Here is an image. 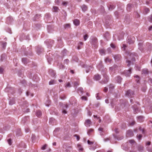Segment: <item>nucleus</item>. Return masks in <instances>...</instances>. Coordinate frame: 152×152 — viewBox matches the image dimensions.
<instances>
[{
	"mask_svg": "<svg viewBox=\"0 0 152 152\" xmlns=\"http://www.w3.org/2000/svg\"><path fill=\"white\" fill-rule=\"evenodd\" d=\"M115 8V6L113 5H110L109 7V10H111Z\"/></svg>",
	"mask_w": 152,
	"mask_h": 152,
	"instance_id": "28",
	"label": "nucleus"
},
{
	"mask_svg": "<svg viewBox=\"0 0 152 152\" xmlns=\"http://www.w3.org/2000/svg\"><path fill=\"white\" fill-rule=\"evenodd\" d=\"M121 56L119 55H118L115 56L114 58L115 60H119L121 58Z\"/></svg>",
	"mask_w": 152,
	"mask_h": 152,
	"instance_id": "16",
	"label": "nucleus"
},
{
	"mask_svg": "<svg viewBox=\"0 0 152 152\" xmlns=\"http://www.w3.org/2000/svg\"><path fill=\"white\" fill-rule=\"evenodd\" d=\"M73 23L75 26H78L80 24V21L77 19H75L73 20Z\"/></svg>",
	"mask_w": 152,
	"mask_h": 152,
	"instance_id": "4",
	"label": "nucleus"
},
{
	"mask_svg": "<svg viewBox=\"0 0 152 152\" xmlns=\"http://www.w3.org/2000/svg\"><path fill=\"white\" fill-rule=\"evenodd\" d=\"M132 7V5L131 4H129L127 5V10L130 11V8Z\"/></svg>",
	"mask_w": 152,
	"mask_h": 152,
	"instance_id": "18",
	"label": "nucleus"
},
{
	"mask_svg": "<svg viewBox=\"0 0 152 152\" xmlns=\"http://www.w3.org/2000/svg\"><path fill=\"white\" fill-rule=\"evenodd\" d=\"M27 59L26 58H23L22 59V61L24 63H26Z\"/></svg>",
	"mask_w": 152,
	"mask_h": 152,
	"instance_id": "29",
	"label": "nucleus"
},
{
	"mask_svg": "<svg viewBox=\"0 0 152 152\" xmlns=\"http://www.w3.org/2000/svg\"><path fill=\"white\" fill-rule=\"evenodd\" d=\"M97 41V39L96 38H94L93 39L92 42H94L95 43Z\"/></svg>",
	"mask_w": 152,
	"mask_h": 152,
	"instance_id": "44",
	"label": "nucleus"
},
{
	"mask_svg": "<svg viewBox=\"0 0 152 152\" xmlns=\"http://www.w3.org/2000/svg\"><path fill=\"white\" fill-rule=\"evenodd\" d=\"M66 87H70V84L69 83H66Z\"/></svg>",
	"mask_w": 152,
	"mask_h": 152,
	"instance_id": "46",
	"label": "nucleus"
},
{
	"mask_svg": "<svg viewBox=\"0 0 152 152\" xmlns=\"http://www.w3.org/2000/svg\"><path fill=\"white\" fill-rule=\"evenodd\" d=\"M149 20L150 22H152V15L149 17Z\"/></svg>",
	"mask_w": 152,
	"mask_h": 152,
	"instance_id": "31",
	"label": "nucleus"
},
{
	"mask_svg": "<svg viewBox=\"0 0 152 152\" xmlns=\"http://www.w3.org/2000/svg\"><path fill=\"white\" fill-rule=\"evenodd\" d=\"M59 10L58 8V7L56 6H54L53 7V11L54 12H57Z\"/></svg>",
	"mask_w": 152,
	"mask_h": 152,
	"instance_id": "17",
	"label": "nucleus"
},
{
	"mask_svg": "<svg viewBox=\"0 0 152 152\" xmlns=\"http://www.w3.org/2000/svg\"><path fill=\"white\" fill-rule=\"evenodd\" d=\"M98 130L100 132V133L101 135H103V134H102V133L103 132V129L102 128H99L98 129Z\"/></svg>",
	"mask_w": 152,
	"mask_h": 152,
	"instance_id": "25",
	"label": "nucleus"
},
{
	"mask_svg": "<svg viewBox=\"0 0 152 152\" xmlns=\"http://www.w3.org/2000/svg\"><path fill=\"white\" fill-rule=\"evenodd\" d=\"M131 69L130 68L129 70L127 71H125V75L126 77H128L130 76V75L131 73Z\"/></svg>",
	"mask_w": 152,
	"mask_h": 152,
	"instance_id": "5",
	"label": "nucleus"
},
{
	"mask_svg": "<svg viewBox=\"0 0 152 152\" xmlns=\"http://www.w3.org/2000/svg\"><path fill=\"white\" fill-rule=\"evenodd\" d=\"M152 29V26H150V27H149V29H149V31H150V30H151V29Z\"/></svg>",
	"mask_w": 152,
	"mask_h": 152,
	"instance_id": "62",
	"label": "nucleus"
},
{
	"mask_svg": "<svg viewBox=\"0 0 152 152\" xmlns=\"http://www.w3.org/2000/svg\"><path fill=\"white\" fill-rule=\"evenodd\" d=\"M88 114L89 116H91L92 115V113L90 111H88Z\"/></svg>",
	"mask_w": 152,
	"mask_h": 152,
	"instance_id": "55",
	"label": "nucleus"
},
{
	"mask_svg": "<svg viewBox=\"0 0 152 152\" xmlns=\"http://www.w3.org/2000/svg\"><path fill=\"white\" fill-rule=\"evenodd\" d=\"M8 142L10 145H11L12 144V142L11 139H9L8 140Z\"/></svg>",
	"mask_w": 152,
	"mask_h": 152,
	"instance_id": "34",
	"label": "nucleus"
},
{
	"mask_svg": "<svg viewBox=\"0 0 152 152\" xmlns=\"http://www.w3.org/2000/svg\"><path fill=\"white\" fill-rule=\"evenodd\" d=\"M46 146H47V145H44L43 146H42V148H41L43 150H45V149Z\"/></svg>",
	"mask_w": 152,
	"mask_h": 152,
	"instance_id": "35",
	"label": "nucleus"
},
{
	"mask_svg": "<svg viewBox=\"0 0 152 152\" xmlns=\"http://www.w3.org/2000/svg\"><path fill=\"white\" fill-rule=\"evenodd\" d=\"M87 142L88 143L89 145L92 144L93 143V142L90 141L89 140H88Z\"/></svg>",
	"mask_w": 152,
	"mask_h": 152,
	"instance_id": "42",
	"label": "nucleus"
},
{
	"mask_svg": "<svg viewBox=\"0 0 152 152\" xmlns=\"http://www.w3.org/2000/svg\"><path fill=\"white\" fill-rule=\"evenodd\" d=\"M134 94V93L133 91H132L130 90H129L127 91L126 95L129 96H131L132 95Z\"/></svg>",
	"mask_w": 152,
	"mask_h": 152,
	"instance_id": "1",
	"label": "nucleus"
},
{
	"mask_svg": "<svg viewBox=\"0 0 152 152\" xmlns=\"http://www.w3.org/2000/svg\"><path fill=\"white\" fill-rule=\"evenodd\" d=\"M134 135V134L132 131L131 130H129L127 132V136L131 137L133 136Z\"/></svg>",
	"mask_w": 152,
	"mask_h": 152,
	"instance_id": "3",
	"label": "nucleus"
},
{
	"mask_svg": "<svg viewBox=\"0 0 152 152\" xmlns=\"http://www.w3.org/2000/svg\"><path fill=\"white\" fill-rule=\"evenodd\" d=\"M14 102L13 101H10L9 102V104L10 105H12L14 103Z\"/></svg>",
	"mask_w": 152,
	"mask_h": 152,
	"instance_id": "49",
	"label": "nucleus"
},
{
	"mask_svg": "<svg viewBox=\"0 0 152 152\" xmlns=\"http://www.w3.org/2000/svg\"><path fill=\"white\" fill-rule=\"evenodd\" d=\"M139 130H140V131H142V133H144V129H142L141 130V128L140 127L139 128Z\"/></svg>",
	"mask_w": 152,
	"mask_h": 152,
	"instance_id": "54",
	"label": "nucleus"
},
{
	"mask_svg": "<svg viewBox=\"0 0 152 152\" xmlns=\"http://www.w3.org/2000/svg\"><path fill=\"white\" fill-rule=\"evenodd\" d=\"M108 90V89L107 88L105 87L104 90V92H106Z\"/></svg>",
	"mask_w": 152,
	"mask_h": 152,
	"instance_id": "51",
	"label": "nucleus"
},
{
	"mask_svg": "<svg viewBox=\"0 0 152 152\" xmlns=\"http://www.w3.org/2000/svg\"><path fill=\"white\" fill-rule=\"evenodd\" d=\"M91 123V120L89 119H87L85 121V124L86 127L90 126Z\"/></svg>",
	"mask_w": 152,
	"mask_h": 152,
	"instance_id": "2",
	"label": "nucleus"
},
{
	"mask_svg": "<svg viewBox=\"0 0 152 152\" xmlns=\"http://www.w3.org/2000/svg\"><path fill=\"white\" fill-rule=\"evenodd\" d=\"M69 61L68 59H66L64 60V62H66V63H67Z\"/></svg>",
	"mask_w": 152,
	"mask_h": 152,
	"instance_id": "64",
	"label": "nucleus"
},
{
	"mask_svg": "<svg viewBox=\"0 0 152 152\" xmlns=\"http://www.w3.org/2000/svg\"><path fill=\"white\" fill-rule=\"evenodd\" d=\"M59 0H55V2L57 4H58Z\"/></svg>",
	"mask_w": 152,
	"mask_h": 152,
	"instance_id": "58",
	"label": "nucleus"
},
{
	"mask_svg": "<svg viewBox=\"0 0 152 152\" xmlns=\"http://www.w3.org/2000/svg\"><path fill=\"white\" fill-rule=\"evenodd\" d=\"M148 72L147 69H143L142 70V74H146L148 73Z\"/></svg>",
	"mask_w": 152,
	"mask_h": 152,
	"instance_id": "9",
	"label": "nucleus"
},
{
	"mask_svg": "<svg viewBox=\"0 0 152 152\" xmlns=\"http://www.w3.org/2000/svg\"><path fill=\"white\" fill-rule=\"evenodd\" d=\"M6 45H7V43L6 42H4V43H3L2 44V46L3 47V48H4Z\"/></svg>",
	"mask_w": 152,
	"mask_h": 152,
	"instance_id": "36",
	"label": "nucleus"
},
{
	"mask_svg": "<svg viewBox=\"0 0 152 152\" xmlns=\"http://www.w3.org/2000/svg\"><path fill=\"white\" fill-rule=\"evenodd\" d=\"M56 83V81L54 80H51L49 82V84L50 85L54 84Z\"/></svg>",
	"mask_w": 152,
	"mask_h": 152,
	"instance_id": "21",
	"label": "nucleus"
},
{
	"mask_svg": "<svg viewBox=\"0 0 152 152\" xmlns=\"http://www.w3.org/2000/svg\"><path fill=\"white\" fill-rule=\"evenodd\" d=\"M99 52L101 55H104L105 54V51L104 49H101L100 50Z\"/></svg>",
	"mask_w": 152,
	"mask_h": 152,
	"instance_id": "8",
	"label": "nucleus"
},
{
	"mask_svg": "<svg viewBox=\"0 0 152 152\" xmlns=\"http://www.w3.org/2000/svg\"><path fill=\"white\" fill-rule=\"evenodd\" d=\"M134 38L133 37L130 38H129L128 39V42L129 44L133 43L134 42Z\"/></svg>",
	"mask_w": 152,
	"mask_h": 152,
	"instance_id": "6",
	"label": "nucleus"
},
{
	"mask_svg": "<svg viewBox=\"0 0 152 152\" xmlns=\"http://www.w3.org/2000/svg\"><path fill=\"white\" fill-rule=\"evenodd\" d=\"M42 115V113L40 110H38L36 112V115L38 117Z\"/></svg>",
	"mask_w": 152,
	"mask_h": 152,
	"instance_id": "15",
	"label": "nucleus"
},
{
	"mask_svg": "<svg viewBox=\"0 0 152 152\" xmlns=\"http://www.w3.org/2000/svg\"><path fill=\"white\" fill-rule=\"evenodd\" d=\"M135 77H136L137 78L136 79V81H137V82L138 83L139 81L140 78L138 76V75H136L134 76Z\"/></svg>",
	"mask_w": 152,
	"mask_h": 152,
	"instance_id": "26",
	"label": "nucleus"
},
{
	"mask_svg": "<svg viewBox=\"0 0 152 152\" xmlns=\"http://www.w3.org/2000/svg\"><path fill=\"white\" fill-rule=\"evenodd\" d=\"M116 80L117 81V83H120L121 81V78L119 77V76H118L116 78Z\"/></svg>",
	"mask_w": 152,
	"mask_h": 152,
	"instance_id": "11",
	"label": "nucleus"
},
{
	"mask_svg": "<svg viewBox=\"0 0 152 152\" xmlns=\"http://www.w3.org/2000/svg\"><path fill=\"white\" fill-rule=\"evenodd\" d=\"M3 69L2 68L0 67V74H2L3 72Z\"/></svg>",
	"mask_w": 152,
	"mask_h": 152,
	"instance_id": "40",
	"label": "nucleus"
},
{
	"mask_svg": "<svg viewBox=\"0 0 152 152\" xmlns=\"http://www.w3.org/2000/svg\"><path fill=\"white\" fill-rule=\"evenodd\" d=\"M151 143L150 142H148L146 143V145H150Z\"/></svg>",
	"mask_w": 152,
	"mask_h": 152,
	"instance_id": "61",
	"label": "nucleus"
},
{
	"mask_svg": "<svg viewBox=\"0 0 152 152\" xmlns=\"http://www.w3.org/2000/svg\"><path fill=\"white\" fill-rule=\"evenodd\" d=\"M62 113H63L64 114H66V113L67 112L66 110H64L63 111Z\"/></svg>",
	"mask_w": 152,
	"mask_h": 152,
	"instance_id": "60",
	"label": "nucleus"
},
{
	"mask_svg": "<svg viewBox=\"0 0 152 152\" xmlns=\"http://www.w3.org/2000/svg\"><path fill=\"white\" fill-rule=\"evenodd\" d=\"M103 76L105 78L106 80L104 81V83H106L107 81H108V79H107V77L106 75V74L103 75Z\"/></svg>",
	"mask_w": 152,
	"mask_h": 152,
	"instance_id": "19",
	"label": "nucleus"
},
{
	"mask_svg": "<svg viewBox=\"0 0 152 152\" xmlns=\"http://www.w3.org/2000/svg\"><path fill=\"white\" fill-rule=\"evenodd\" d=\"M81 8L82 10L85 12L86 11L87 9V7L85 5H83L81 6Z\"/></svg>",
	"mask_w": 152,
	"mask_h": 152,
	"instance_id": "10",
	"label": "nucleus"
},
{
	"mask_svg": "<svg viewBox=\"0 0 152 152\" xmlns=\"http://www.w3.org/2000/svg\"><path fill=\"white\" fill-rule=\"evenodd\" d=\"M115 132L116 133H118L119 132L118 131V129H117V128H116L115 129Z\"/></svg>",
	"mask_w": 152,
	"mask_h": 152,
	"instance_id": "53",
	"label": "nucleus"
},
{
	"mask_svg": "<svg viewBox=\"0 0 152 152\" xmlns=\"http://www.w3.org/2000/svg\"><path fill=\"white\" fill-rule=\"evenodd\" d=\"M70 27V25L69 24H66L64 25V28H69Z\"/></svg>",
	"mask_w": 152,
	"mask_h": 152,
	"instance_id": "22",
	"label": "nucleus"
},
{
	"mask_svg": "<svg viewBox=\"0 0 152 152\" xmlns=\"http://www.w3.org/2000/svg\"><path fill=\"white\" fill-rule=\"evenodd\" d=\"M94 131V129H89L87 132V134L88 135H90L91 134V133L93 132Z\"/></svg>",
	"mask_w": 152,
	"mask_h": 152,
	"instance_id": "20",
	"label": "nucleus"
},
{
	"mask_svg": "<svg viewBox=\"0 0 152 152\" xmlns=\"http://www.w3.org/2000/svg\"><path fill=\"white\" fill-rule=\"evenodd\" d=\"M114 86L110 84V87H109L110 88H114Z\"/></svg>",
	"mask_w": 152,
	"mask_h": 152,
	"instance_id": "57",
	"label": "nucleus"
},
{
	"mask_svg": "<svg viewBox=\"0 0 152 152\" xmlns=\"http://www.w3.org/2000/svg\"><path fill=\"white\" fill-rule=\"evenodd\" d=\"M96 97L97 99H100V98L99 97V94H96Z\"/></svg>",
	"mask_w": 152,
	"mask_h": 152,
	"instance_id": "56",
	"label": "nucleus"
},
{
	"mask_svg": "<svg viewBox=\"0 0 152 152\" xmlns=\"http://www.w3.org/2000/svg\"><path fill=\"white\" fill-rule=\"evenodd\" d=\"M49 73L51 74V75L53 76H54L55 75V73L54 72L53 70H50L49 71Z\"/></svg>",
	"mask_w": 152,
	"mask_h": 152,
	"instance_id": "23",
	"label": "nucleus"
},
{
	"mask_svg": "<svg viewBox=\"0 0 152 152\" xmlns=\"http://www.w3.org/2000/svg\"><path fill=\"white\" fill-rule=\"evenodd\" d=\"M111 60L109 58H106L105 60V62L106 63L107 62H110L111 61Z\"/></svg>",
	"mask_w": 152,
	"mask_h": 152,
	"instance_id": "24",
	"label": "nucleus"
},
{
	"mask_svg": "<svg viewBox=\"0 0 152 152\" xmlns=\"http://www.w3.org/2000/svg\"><path fill=\"white\" fill-rule=\"evenodd\" d=\"M135 124V122L134 121H133L130 124V125L131 126H132L134 125Z\"/></svg>",
	"mask_w": 152,
	"mask_h": 152,
	"instance_id": "50",
	"label": "nucleus"
},
{
	"mask_svg": "<svg viewBox=\"0 0 152 152\" xmlns=\"http://www.w3.org/2000/svg\"><path fill=\"white\" fill-rule=\"evenodd\" d=\"M143 149V147L141 146L138 147V150L139 151L142 150Z\"/></svg>",
	"mask_w": 152,
	"mask_h": 152,
	"instance_id": "41",
	"label": "nucleus"
},
{
	"mask_svg": "<svg viewBox=\"0 0 152 152\" xmlns=\"http://www.w3.org/2000/svg\"><path fill=\"white\" fill-rule=\"evenodd\" d=\"M81 99H82V100H87V98L85 96H83L81 97Z\"/></svg>",
	"mask_w": 152,
	"mask_h": 152,
	"instance_id": "37",
	"label": "nucleus"
},
{
	"mask_svg": "<svg viewBox=\"0 0 152 152\" xmlns=\"http://www.w3.org/2000/svg\"><path fill=\"white\" fill-rule=\"evenodd\" d=\"M68 4V2H62V4L64 6H66Z\"/></svg>",
	"mask_w": 152,
	"mask_h": 152,
	"instance_id": "33",
	"label": "nucleus"
},
{
	"mask_svg": "<svg viewBox=\"0 0 152 152\" xmlns=\"http://www.w3.org/2000/svg\"><path fill=\"white\" fill-rule=\"evenodd\" d=\"M105 102L107 103H109V101L108 99H106L105 100Z\"/></svg>",
	"mask_w": 152,
	"mask_h": 152,
	"instance_id": "63",
	"label": "nucleus"
},
{
	"mask_svg": "<svg viewBox=\"0 0 152 152\" xmlns=\"http://www.w3.org/2000/svg\"><path fill=\"white\" fill-rule=\"evenodd\" d=\"M74 136L76 137L77 138V140L78 141L80 139V136L77 134H75Z\"/></svg>",
	"mask_w": 152,
	"mask_h": 152,
	"instance_id": "27",
	"label": "nucleus"
},
{
	"mask_svg": "<svg viewBox=\"0 0 152 152\" xmlns=\"http://www.w3.org/2000/svg\"><path fill=\"white\" fill-rule=\"evenodd\" d=\"M137 119L138 121L140 122L142 121L143 119V117L142 116H139L137 117Z\"/></svg>",
	"mask_w": 152,
	"mask_h": 152,
	"instance_id": "13",
	"label": "nucleus"
},
{
	"mask_svg": "<svg viewBox=\"0 0 152 152\" xmlns=\"http://www.w3.org/2000/svg\"><path fill=\"white\" fill-rule=\"evenodd\" d=\"M79 85V83H78L77 82H75L74 83V87H77V86H78Z\"/></svg>",
	"mask_w": 152,
	"mask_h": 152,
	"instance_id": "39",
	"label": "nucleus"
},
{
	"mask_svg": "<svg viewBox=\"0 0 152 152\" xmlns=\"http://www.w3.org/2000/svg\"><path fill=\"white\" fill-rule=\"evenodd\" d=\"M129 142L131 143H133L134 142V140H129Z\"/></svg>",
	"mask_w": 152,
	"mask_h": 152,
	"instance_id": "45",
	"label": "nucleus"
},
{
	"mask_svg": "<svg viewBox=\"0 0 152 152\" xmlns=\"http://www.w3.org/2000/svg\"><path fill=\"white\" fill-rule=\"evenodd\" d=\"M77 148L78 149L79 151H83V148H82V147L79 144H78L77 145Z\"/></svg>",
	"mask_w": 152,
	"mask_h": 152,
	"instance_id": "12",
	"label": "nucleus"
},
{
	"mask_svg": "<svg viewBox=\"0 0 152 152\" xmlns=\"http://www.w3.org/2000/svg\"><path fill=\"white\" fill-rule=\"evenodd\" d=\"M78 91H80L82 93L83 92V89L82 88H80L78 89Z\"/></svg>",
	"mask_w": 152,
	"mask_h": 152,
	"instance_id": "38",
	"label": "nucleus"
},
{
	"mask_svg": "<svg viewBox=\"0 0 152 152\" xmlns=\"http://www.w3.org/2000/svg\"><path fill=\"white\" fill-rule=\"evenodd\" d=\"M109 35V34L108 32H106L105 34V35L104 37H106V36H108Z\"/></svg>",
	"mask_w": 152,
	"mask_h": 152,
	"instance_id": "59",
	"label": "nucleus"
},
{
	"mask_svg": "<svg viewBox=\"0 0 152 152\" xmlns=\"http://www.w3.org/2000/svg\"><path fill=\"white\" fill-rule=\"evenodd\" d=\"M142 137V135L141 134H139L137 136V138L139 140H140Z\"/></svg>",
	"mask_w": 152,
	"mask_h": 152,
	"instance_id": "32",
	"label": "nucleus"
},
{
	"mask_svg": "<svg viewBox=\"0 0 152 152\" xmlns=\"http://www.w3.org/2000/svg\"><path fill=\"white\" fill-rule=\"evenodd\" d=\"M88 38V35L87 34H86L84 36V39L85 41H86Z\"/></svg>",
	"mask_w": 152,
	"mask_h": 152,
	"instance_id": "30",
	"label": "nucleus"
},
{
	"mask_svg": "<svg viewBox=\"0 0 152 152\" xmlns=\"http://www.w3.org/2000/svg\"><path fill=\"white\" fill-rule=\"evenodd\" d=\"M110 46L113 48H115V46L113 44H110Z\"/></svg>",
	"mask_w": 152,
	"mask_h": 152,
	"instance_id": "52",
	"label": "nucleus"
},
{
	"mask_svg": "<svg viewBox=\"0 0 152 152\" xmlns=\"http://www.w3.org/2000/svg\"><path fill=\"white\" fill-rule=\"evenodd\" d=\"M126 62L128 63L127 66H129L130 65L131 62L129 61L128 60L126 61Z\"/></svg>",
	"mask_w": 152,
	"mask_h": 152,
	"instance_id": "47",
	"label": "nucleus"
},
{
	"mask_svg": "<svg viewBox=\"0 0 152 152\" xmlns=\"http://www.w3.org/2000/svg\"><path fill=\"white\" fill-rule=\"evenodd\" d=\"M140 112V110L137 107L135 108H134V112L135 114H136L138 112Z\"/></svg>",
	"mask_w": 152,
	"mask_h": 152,
	"instance_id": "14",
	"label": "nucleus"
},
{
	"mask_svg": "<svg viewBox=\"0 0 152 152\" xmlns=\"http://www.w3.org/2000/svg\"><path fill=\"white\" fill-rule=\"evenodd\" d=\"M145 11L146 13H147L149 12V10L148 8H146L145 9Z\"/></svg>",
	"mask_w": 152,
	"mask_h": 152,
	"instance_id": "48",
	"label": "nucleus"
},
{
	"mask_svg": "<svg viewBox=\"0 0 152 152\" xmlns=\"http://www.w3.org/2000/svg\"><path fill=\"white\" fill-rule=\"evenodd\" d=\"M100 78H101V77L100 76V75H99L98 74H96V75H95L94 76V79L96 80H100Z\"/></svg>",
	"mask_w": 152,
	"mask_h": 152,
	"instance_id": "7",
	"label": "nucleus"
},
{
	"mask_svg": "<svg viewBox=\"0 0 152 152\" xmlns=\"http://www.w3.org/2000/svg\"><path fill=\"white\" fill-rule=\"evenodd\" d=\"M126 47V45L124 44L123 45V47H122V48L123 49V50H125V48Z\"/></svg>",
	"mask_w": 152,
	"mask_h": 152,
	"instance_id": "43",
	"label": "nucleus"
}]
</instances>
